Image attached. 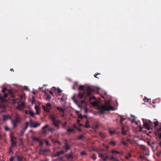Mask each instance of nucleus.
Returning a JSON list of instances; mask_svg holds the SVG:
<instances>
[{"label":"nucleus","instance_id":"obj_1","mask_svg":"<svg viewBox=\"0 0 161 161\" xmlns=\"http://www.w3.org/2000/svg\"><path fill=\"white\" fill-rule=\"evenodd\" d=\"M94 91V89L91 87L88 86L86 88V91L85 93L81 92V99L83 97L85 98L84 100H81V103H85L86 101L89 102L93 106L97 107V109L102 114H103L105 111H109L114 110V108L110 104V102L106 103L102 106L98 105V103L97 101L92 102V100L96 99L95 96H92V92Z\"/></svg>","mask_w":161,"mask_h":161},{"label":"nucleus","instance_id":"obj_2","mask_svg":"<svg viewBox=\"0 0 161 161\" xmlns=\"http://www.w3.org/2000/svg\"><path fill=\"white\" fill-rule=\"evenodd\" d=\"M99 157L102 158L103 161H106L108 158H109L111 160H113L115 158L113 155L109 157L108 155L106 153L102 154L100 153H98Z\"/></svg>","mask_w":161,"mask_h":161},{"label":"nucleus","instance_id":"obj_3","mask_svg":"<svg viewBox=\"0 0 161 161\" xmlns=\"http://www.w3.org/2000/svg\"><path fill=\"white\" fill-rule=\"evenodd\" d=\"M80 120L79 119H77V123L76 124H75L74 126V128H69L67 129V131L69 133L74 132L76 129L78 130H80V129L77 127V125L78 124L80 126Z\"/></svg>","mask_w":161,"mask_h":161},{"label":"nucleus","instance_id":"obj_4","mask_svg":"<svg viewBox=\"0 0 161 161\" xmlns=\"http://www.w3.org/2000/svg\"><path fill=\"white\" fill-rule=\"evenodd\" d=\"M50 118L52 119L53 124L56 127H58L59 124L61 122L60 121L57 119L53 115H50Z\"/></svg>","mask_w":161,"mask_h":161},{"label":"nucleus","instance_id":"obj_5","mask_svg":"<svg viewBox=\"0 0 161 161\" xmlns=\"http://www.w3.org/2000/svg\"><path fill=\"white\" fill-rule=\"evenodd\" d=\"M20 121V119L19 117V116L16 114L15 115V119L14 120H13L11 119L12 123L14 127H15L17 126V124L19 123Z\"/></svg>","mask_w":161,"mask_h":161},{"label":"nucleus","instance_id":"obj_6","mask_svg":"<svg viewBox=\"0 0 161 161\" xmlns=\"http://www.w3.org/2000/svg\"><path fill=\"white\" fill-rule=\"evenodd\" d=\"M28 126H30L31 127H36L40 125V123H37L36 121H33L31 120H30V121L28 122Z\"/></svg>","mask_w":161,"mask_h":161},{"label":"nucleus","instance_id":"obj_7","mask_svg":"<svg viewBox=\"0 0 161 161\" xmlns=\"http://www.w3.org/2000/svg\"><path fill=\"white\" fill-rule=\"evenodd\" d=\"M80 92L79 91L78 95H75L73 97H72V100H73L78 105V106L79 108L80 107V106L79 105H78V103L79 102L77 100H76V99L77 98H80Z\"/></svg>","mask_w":161,"mask_h":161},{"label":"nucleus","instance_id":"obj_8","mask_svg":"<svg viewBox=\"0 0 161 161\" xmlns=\"http://www.w3.org/2000/svg\"><path fill=\"white\" fill-rule=\"evenodd\" d=\"M25 108V104L24 103H19L18 105L17 106L16 108L20 110H23Z\"/></svg>","mask_w":161,"mask_h":161},{"label":"nucleus","instance_id":"obj_9","mask_svg":"<svg viewBox=\"0 0 161 161\" xmlns=\"http://www.w3.org/2000/svg\"><path fill=\"white\" fill-rule=\"evenodd\" d=\"M10 137L11 138V141L12 143V145H14L16 144V138H15L13 136L12 133H11L10 134Z\"/></svg>","mask_w":161,"mask_h":161},{"label":"nucleus","instance_id":"obj_10","mask_svg":"<svg viewBox=\"0 0 161 161\" xmlns=\"http://www.w3.org/2000/svg\"><path fill=\"white\" fill-rule=\"evenodd\" d=\"M51 105L49 103H47V104L46 107H45V106L43 105L42 107L44 109V110L48 112H49V110L50 108Z\"/></svg>","mask_w":161,"mask_h":161},{"label":"nucleus","instance_id":"obj_11","mask_svg":"<svg viewBox=\"0 0 161 161\" xmlns=\"http://www.w3.org/2000/svg\"><path fill=\"white\" fill-rule=\"evenodd\" d=\"M32 140L33 141H35V142H39L40 145L41 146H42L43 143V141L40 140L38 138L35 137H32Z\"/></svg>","mask_w":161,"mask_h":161},{"label":"nucleus","instance_id":"obj_12","mask_svg":"<svg viewBox=\"0 0 161 161\" xmlns=\"http://www.w3.org/2000/svg\"><path fill=\"white\" fill-rule=\"evenodd\" d=\"M143 125L145 128L148 130H150L151 129V125L148 122H143Z\"/></svg>","mask_w":161,"mask_h":161},{"label":"nucleus","instance_id":"obj_13","mask_svg":"<svg viewBox=\"0 0 161 161\" xmlns=\"http://www.w3.org/2000/svg\"><path fill=\"white\" fill-rule=\"evenodd\" d=\"M3 120L4 121H5L8 119H10L11 121V118L9 115H3Z\"/></svg>","mask_w":161,"mask_h":161},{"label":"nucleus","instance_id":"obj_14","mask_svg":"<svg viewBox=\"0 0 161 161\" xmlns=\"http://www.w3.org/2000/svg\"><path fill=\"white\" fill-rule=\"evenodd\" d=\"M73 89L75 90L78 88L79 90L80 89V85L78 86V83L77 82H75L72 87Z\"/></svg>","mask_w":161,"mask_h":161},{"label":"nucleus","instance_id":"obj_15","mask_svg":"<svg viewBox=\"0 0 161 161\" xmlns=\"http://www.w3.org/2000/svg\"><path fill=\"white\" fill-rule=\"evenodd\" d=\"M49 151V149H41L39 151V154L41 155H44L46 153Z\"/></svg>","mask_w":161,"mask_h":161},{"label":"nucleus","instance_id":"obj_16","mask_svg":"<svg viewBox=\"0 0 161 161\" xmlns=\"http://www.w3.org/2000/svg\"><path fill=\"white\" fill-rule=\"evenodd\" d=\"M6 91H7L8 94H9L11 97L13 96L11 94L12 93V91H9L8 89H7L6 87H4L3 88V89L2 90V92H4Z\"/></svg>","mask_w":161,"mask_h":161},{"label":"nucleus","instance_id":"obj_17","mask_svg":"<svg viewBox=\"0 0 161 161\" xmlns=\"http://www.w3.org/2000/svg\"><path fill=\"white\" fill-rule=\"evenodd\" d=\"M28 122H26L25 123V127L21 131L20 134H21V135H23V134L24 133L25 130H26V129H27V128L28 127Z\"/></svg>","mask_w":161,"mask_h":161},{"label":"nucleus","instance_id":"obj_18","mask_svg":"<svg viewBox=\"0 0 161 161\" xmlns=\"http://www.w3.org/2000/svg\"><path fill=\"white\" fill-rule=\"evenodd\" d=\"M35 108L36 111V114H39L40 108L39 107L36 105H35Z\"/></svg>","mask_w":161,"mask_h":161},{"label":"nucleus","instance_id":"obj_19","mask_svg":"<svg viewBox=\"0 0 161 161\" xmlns=\"http://www.w3.org/2000/svg\"><path fill=\"white\" fill-rule=\"evenodd\" d=\"M159 128H157V129L156 130H157V134L158 135V134L160 133L159 132H161V122L159 124Z\"/></svg>","mask_w":161,"mask_h":161},{"label":"nucleus","instance_id":"obj_20","mask_svg":"<svg viewBox=\"0 0 161 161\" xmlns=\"http://www.w3.org/2000/svg\"><path fill=\"white\" fill-rule=\"evenodd\" d=\"M52 90L54 91L57 90L58 91V93H60L62 92V91L59 88H56L55 87H53L52 88Z\"/></svg>","mask_w":161,"mask_h":161},{"label":"nucleus","instance_id":"obj_21","mask_svg":"<svg viewBox=\"0 0 161 161\" xmlns=\"http://www.w3.org/2000/svg\"><path fill=\"white\" fill-rule=\"evenodd\" d=\"M64 153V151H61L60 152H58L56 154L53 155V157H56L59 156L61 154H62Z\"/></svg>","mask_w":161,"mask_h":161},{"label":"nucleus","instance_id":"obj_22","mask_svg":"<svg viewBox=\"0 0 161 161\" xmlns=\"http://www.w3.org/2000/svg\"><path fill=\"white\" fill-rule=\"evenodd\" d=\"M57 109L60 112L64 113V112L65 109L64 108H62L61 107H57Z\"/></svg>","mask_w":161,"mask_h":161},{"label":"nucleus","instance_id":"obj_23","mask_svg":"<svg viewBox=\"0 0 161 161\" xmlns=\"http://www.w3.org/2000/svg\"><path fill=\"white\" fill-rule=\"evenodd\" d=\"M111 152L112 153H116L117 154H122L123 153V152H121V153L115 150H113L111 151Z\"/></svg>","mask_w":161,"mask_h":161},{"label":"nucleus","instance_id":"obj_24","mask_svg":"<svg viewBox=\"0 0 161 161\" xmlns=\"http://www.w3.org/2000/svg\"><path fill=\"white\" fill-rule=\"evenodd\" d=\"M154 128L156 130L157 128V126L158 125L159 126V122L158 121H156L154 122Z\"/></svg>","mask_w":161,"mask_h":161},{"label":"nucleus","instance_id":"obj_25","mask_svg":"<svg viewBox=\"0 0 161 161\" xmlns=\"http://www.w3.org/2000/svg\"><path fill=\"white\" fill-rule=\"evenodd\" d=\"M66 157L69 159H71L73 158V154L71 153L69 154H68L66 155Z\"/></svg>","mask_w":161,"mask_h":161},{"label":"nucleus","instance_id":"obj_26","mask_svg":"<svg viewBox=\"0 0 161 161\" xmlns=\"http://www.w3.org/2000/svg\"><path fill=\"white\" fill-rule=\"evenodd\" d=\"M49 126V125H45V126L43 127H42V129H43V133H45L46 132V130H45V129L48 127Z\"/></svg>","mask_w":161,"mask_h":161},{"label":"nucleus","instance_id":"obj_27","mask_svg":"<svg viewBox=\"0 0 161 161\" xmlns=\"http://www.w3.org/2000/svg\"><path fill=\"white\" fill-rule=\"evenodd\" d=\"M28 113L30 114V115L31 116H33L35 115V114L33 113V111L31 110H29V111L28 112Z\"/></svg>","mask_w":161,"mask_h":161},{"label":"nucleus","instance_id":"obj_28","mask_svg":"<svg viewBox=\"0 0 161 161\" xmlns=\"http://www.w3.org/2000/svg\"><path fill=\"white\" fill-rule=\"evenodd\" d=\"M85 127L86 128H88L90 127L89 125V121L88 120H86V124L85 125Z\"/></svg>","mask_w":161,"mask_h":161},{"label":"nucleus","instance_id":"obj_29","mask_svg":"<svg viewBox=\"0 0 161 161\" xmlns=\"http://www.w3.org/2000/svg\"><path fill=\"white\" fill-rule=\"evenodd\" d=\"M122 133L124 135H126V131L124 130V127L123 126L122 127Z\"/></svg>","mask_w":161,"mask_h":161},{"label":"nucleus","instance_id":"obj_30","mask_svg":"<svg viewBox=\"0 0 161 161\" xmlns=\"http://www.w3.org/2000/svg\"><path fill=\"white\" fill-rule=\"evenodd\" d=\"M100 136L102 138H104L105 137V134L104 133L100 132Z\"/></svg>","mask_w":161,"mask_h":161},{"label":"nucleus","instance_id":"obj_31","mask_svg":"<svg viewBox=\"0 0 161 161\" xmlns=\"http://www.w3.org/2000/svg\"><path fill=\"white\" fill-rule=\"evenodd\" d=\"M16 159V161H22V158H19V157L17 156L14 158Z\"/></svg>","mask_w":161,"mask_h":161},{"label":"nucleus","instance_id":"obj_32","mask_svg":"<svg viewBox=\"0 0 161 161\" xmlns=\"http://www.w3.org/2000/svg\"><path fill=\"white\" fill-rule=\"evenodd\" d=\"M64 148L66 149V151H67L69 149V147L67 144H66L64 147Z\"/></svg>","mask_w":161,"mask_h":161},{"label":"nucleus","instance_id":"obj_33","mask_svg":"<svg viewBox=\"0 0 161 161\" xmlns=\"http://www.w3.org/2000/svg\"><path fill=\"white\" fill-rule=\"evenodd\" d=\"M91 158L94 160H95L97 158V157L95 154H93L91 156Z\"/></svg>","mask_w":161,"mask_h":161},{"label":"nucleus","instance_id":"obj_34","mask_svg":"<svg viewBox=\"0 0 161 161\" xmlns=\"http://www.w3.org/2000/svg\"><path fill=\"white\" fill-rule=\"evenodd\" d=\"M111 145H113L114 146H115L116 145L115 142L113 141H111L110 143Z\"/></svg>","mask_w":161,"mask_h":161},{"label":"nucleus","instance_id":"obj_35","mask_svg":"<svg viewBox=\"0 0 161 161\" xmlns=\"http://www.w3.org/2000/svg\"><path fill=\"white\" fill-rule=\"evenodd\" d=\"M109 133L111 135H112L114 134L115 133V132L114 130H109Z\"/></svg>","mask_w":161,"mask_h":161},{"label":"nucleus","instance_id":"obj_36","mask_svg":"<svg viewBox=\"0 0 161 161\" xmlns=\"http://www.w3.org/2000/svg\"><path fill=\"white\" fill-rule=\"evenodd\" d=\"M149 99L146 97H145L143 99V101L145 102H147L149 101Z\"/></svg>","mask_w":161,"mask_h":161},{"label":"nucleus","instance_id":"obj_37","mask_svg":"<svg viewBox=\"0 0 161 161\" xmlns=\"http://www.w3.org/2000/svg\"><path fill=\"white\" fill-rule=\"evenodd\" d=\"M121 143L125 146H127L128 145L127 143L126 142H125L124 141H122L121 142Z\"/></svg>","mask_w":161,"mask_h":161},{"label":"nucleus","instance_id":"obj_38","mask_svg":"<svg viewBox=\"0 0 161 161\" xmlns=\"http://www.w3.org/2000/svg\"><path fill=\"white\" fill-rule=\"evenodd\" d=\"M125 120V118H123V117H121V118L120 119V123L121 124H122H122L123 122Z\"/></svg>","mask_w":161,"mask_h":161},{"label":"nucleus","instance_id":"obj_39","mask_svg":"<svg viewBox=\"0 0 161 161\" xmlns=\"http://www.w3.org/2000/svg\"><path fill=\"white\" fill-rule=\"evenodd\" d=\"M128 155L129 156H126L125 157V158L127 159H128L129 157H131V155L130 153H128Z\"/></svg>","mask_w":161,"mask_h":161},{"label":"nucleus","instance_id":"obj_40","mask_svg":"<svg viewBox=\"0 0 161 161\" xmlns=\"http://www.w3.org/2000/svg\"><path fill=\"white\" fill-rule=\"evenodd\" d=\"M15 157H11L10 159V161H13L14 160V161H16V159L14 158Z\"/></svg>","mask_w":161,"mask_h":161},{"label":"nucleus","instance_id":"obj_41","mask_svg":"<svg viewBox=\"0 0 161 161\" xmlns=\"http://www.w3.org/2000/svg\"><path fill=\"white\" fill-rule=\"evenodd\" d=\"M100 75V74L99 73H96L94 75V77H95V78H99L97 76V75Z\"/></svg>","mask_w":161,"mask_h":161},{"label":"nucleus","instance_id":"obj_42","mask_svg":"<svg viewBox=\"0 0 161 161\" xmlns=\"http://www.w3.org/2000/svg\"><path fill=\"white\" fill-rule=\"evenodd\" d=\"M45 142L47 146H48L50 145V144H49L48 141L46 140Z\"/></svg>","mask_w":161,"mask_h":161},{"label":"nucleus","instance_id":"obj_43","mask_svg":"<svg viewBox=\"0 0 161 161\" xmlns=\"http://www.w3.org/2000/svg\"><path fill=\"white\" fill-rule=\"evenodd\" d=\"M87 117V116L86 115H82L81 114V119H82L83 118H86Z\"/></svg>","mask_w":161,"mask_h":161},{"label":"nucleus","instance_id":"obj_44","mask_svg":"<svg viewBox=\"0 0 161 161\" xmlns=\"http://www.w3.org/2000/svg\"><path fill=\"white\" fill-rule=\"evenodd\" d=\"M86 153L85 152V151H82L81 152V155H86Z\"/></svg>","mask_w":161,"mask_h":161},{"label":"nucleus","instance_id":"obj_45","mask_svg":"<svg viewBox=\"0 0 161 161\" xmlns=\"http://www.w3.org/2000/svg\"><path fill=\"white\" fill-rule=\"evenodd\" d=\"M161 155V151H159L157 153V155L158 157H159Z\"/></svg>","mask_w":161,"mask_h":161},{"label":"nucleus","instance_id":"obj_46","mask_svg":"<svg viewBox=\"0 0 161 161\" xmlns=\"http://www.w3.org/2000/svg\"><path fill=\"white\" fill-rule=\"evenodd\" d=\"M4 128L5 130H6V131L8 130H9V128L6 126H4Z\"/></svg>","mask_w":161,"mask_h":161},{"label":"nucleus","instance_id":"obj_47","mask_svg":"<svg viewBox=\"0 0 161 161\" xmlns=\"http://www.w3.org/2000/svg\"><path fill=\"white\" fill-rule=\"evenodd\" d=\"M55 144H57L58 143V144L60 145V143L58 141H55L54 142H53Z\"/></svg>","mask_w":161,"mask_h":161},{"label":"nucleus","instance_id":"obj_48","mask_svg":"<svg viewBox=\"0 0 161 161\" xmlns=\"http://www.w3.org/2000/svg\"><path fill=\"white\" fill-rule=\"evenodd\" d=\"M84 86H83L81 85V91H84Z\"/></svg>","mask_w":161,"mask_h":161},{"label":"nucleus","instance_id":"obj_49","mask_svg":"<svg viewBox=\"0 0 161 161\" xmlns=\"http://www.w3.org/2000/svg\"><path fill=\"white\" fill-rule=\"evenodd\" d=\"M24 89L26 90H29V88L26 86H24Z\"/></svg>","mask_w":161,"mask_h":161},{"label":"nucleus","instance_id":"obj_50","mask_svg":"<svg viewBox=\"0 0 161 161\" xmlns=\"http://www.w3.org/2000/svg\"><path fill=\"white\" fill-rule=\"evenodd\" d=\"M148 121L149 122L150 124H150L151 125V126L152 125V122L150 120H148Z\"/></svg>","mask_w":161,"mask_h":161},{"label":"nucleus","instance_id":"obj_51","mask_svg":"<svg viewBox=\"0 0 161 161\" xmlns=\"http://www.w3.org/2000/svg\"><path fill=\"white\" fill-rule=\"evenodd\" d=\"M32 99H33L32 100V101H31V103H32V104H33V103H34V102H35V100H34V98H33V97H32Z\"/></svg>","mask_w":161,"mask_h":161},{"label":"nucleus","instance_id":"obj_52","mask_svg":"<svg viewBox=\"0 0 161 161\" xmlns=\"http://www.w3.org/2000/svg\"><path fill=\"white\" fill-rule=\"evenodd\" d=\"M113 161H119V160L117 159V158H115L114 160H113Z\"/></svg>","mask_w":161,"mask_h":161},{"label":"nucleus","instance_id":"obj_53","mask_svg":"<svg viewBox=\"0 0 161 161\" xmlns=\"http://www.w3.org/2000/svg\"><path fill=\"white\" fill-rule=\"evenodd\" d=\"M88 111V109H87L85 107V113L86 112H87Z\"/></svg>","mask_w":161,"mask_h":161},{"label":"nucleus","instance_id":"obj_54","mask_svg":"<svg viewBox=\"0 0 161 161\" xmlns=\"http://www.w3.org/2000/svg\"><path fill=\"white\" fill-rule=\"evenodd\" d=\"M131 123H134V122H135V119H133L131 120Z\"/></svg>","mask_w":161,"mask_h":161},{"label":"nucleus","instance_id":"obj_55","mask_svg":"<svg viewBox=\"0 0 161 161\" xmlns=\"http://www.w3.org/2000/svg\"><path fill=\"white\" fill-rule=\"evenodd\" d=\"M66 122H65L63 125V127H65V125H66Z\"/></svg>","mask_w":161,"mask_h":161},{"label":"nucleus","instance_id":"obj_56","mask_svg":"<svg viewBox=\"0 0 161 161\" xmlns=\"http://www.w3.org/2000/svg\"><path fill=\"white\" fill-rule=\"evenodd\" d=\"M50 94H51V95H53V92L52 91H50Z\"/></svg>","mask_w":161,"mask_h":161},{"label":"nucleus","instance_id":"obj_57","mask_svg":"<svg viewBox=\"0 0 161 161\" xmlns=\"http://www.w3.org/2000/svg\"><path fill=\"white\" fill-rule=\"evenodd\" d=\"M143 158L144 157H143L142 155H141L140 157V158H141V159H143Z\"/></svg>","mask_w":161,"mask_h":161},{"label":"nucleus","instance_id":"obj_58","mask_svg":"<svg viewBox=\"0 0 161 161\" xmlns=\"http://www.w3.org/2000/svg\"><path fill=\"white\" fill-rule=\"evenodd\" d=\"M50 98V97L49 96H48L47 97V99H49Z\"/></svg>","mask_w":161,"mask_h":161},{"label":"nucleus","instance_id":"obj_59","mask_svg":"<svg viewBox=\"0 0 161 161\" xmlns=\"http://www.w3.org/2000/svg\"><path fill=\"white\" fill-rule=\"evenodd\" d=\"M25 114H27L28 113L27 111L26 110H25Z\"/></svg>","mask_w":161,"mask_h":161},{"label":"nucleus","instance_id":"obj_60","mask_svg":"<svg viewBox=\"0 0 161 161\" xmlns=\"http://www.w3.org/2000/svg\"><path fill=\"white\" fill-rule=\"evenodd\" d=\"M80 118V114H79L78 115V118L79 119Z\"/></svg>","mask_w":161,"mask_h":161},{"label":"nucleus","instance_id":"obj_61","mask_svg":"<svg viewBox=\"0 0 161 161\" xmlns=\"http://www.w3.org/2000/svg\"><path fill=\"white\" fill-rule=\"evenodd\" d=\"M142 130V128L141 127H140V131H141V130Z\"/></svg>","mask_w":161,"mask_h":161},{"label":"nucleus","instance_id":"obj_62","mask_svg":"<svg viewBox=\"0 0 161 161\" xmlns=\"http://www.w3.org/2000/svg\"><path fill=\"white\" fill-rule=\"evenodd\" d=\"M135 124H136V125H137L138 124V122L136 121H135Z\"/></svg>","mask_w":161,"mask_h":161},{"label":"nucleus","instance_id":"obj_63","mask_svg":"<svg viewBox=\"0 0 161 161\" xmlns=\"http://www.w3.org/2000/svg\"><path fill=\"white\" fill-rule=\"evenodd\" d=\"M109 146H106V148L107 149H108L109 148Z\"/></svg>","mask_w":161,"mask_h":161},{"label":"nucleus","instance_id":"obj_64","mask_svg":"<svg viewBox=\"0 0 161 161\" xmlns=\"http://www.w3.org/2000/svg\"><path fill=\"white\" fill-rule=\"evenodd\" d=\"M127 140L128 141H130V139H127Z\"/></svg>","mask_w":161,"mask_h":161}]
</instances>
